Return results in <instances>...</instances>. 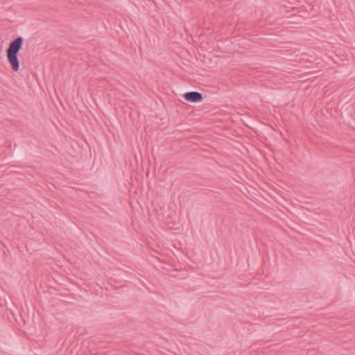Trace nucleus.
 Returning a JSON list of instances; mask_svg holds the SVG:
<instances>
[{
	"mask_svg": "<svg viewBox=\"0 0 355 355\" xmlns=\"http://www.w3.org/2000/svg\"><path fill=\"white\" fill-rule=\"evenodd\" d=\"M23 42L24 39L19 36L11 41L6 50L8 60L11 65L12 69L15 71H18L19 69V61L17 55L21 49Z\"/></svg>",
	"mask_w": 355,
	"mask_h": 355,
	"instance_id": "1",
	"label": "nucleus"
},
{
	"mask_svg": "<svg viewBox=\"0 0 355 355\" xmlns=\"http://www.w3.org/2000/svg\"><path fill=\"white\" fill-rule=\"evenodd\" d=\"M185 100L189 102L198 103L202 101V94L198 92H189L183 95Z\"/></svg>",
	"mask_w": 355,
	"mask_h": 355,
	"instance_id": "2",
	"label": "nucleus"
}]
</instances>
